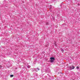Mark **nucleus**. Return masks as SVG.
<instances>
[{"label":"nucleus","mask_w":80,"mask_h":80,"mask_svg":"<svg viewBox=\"0 0 80 80\" xmlns=\"http://www.w3.org/2000/svg\"><path fill=\"white\" fill-rule=\"evenodd\" d=\"M61 51H62V52H64V50L63 49H62L61 50Z\"/></svg>","instance_id":"39448f33"},{"label":"nucleus","mask_w":80,"mask_h":80,"mask_svg":"<svg viewBox=\"0 0 80 80\" xmlns=\"http://www.w3.org/2000/svg\"><path fill=\"white\" fill-rule=\"evenodd\" d=\"M48 22H47L46 23V25H48Z\"/></svg>","instance_id":"6e6552de"},{"label":"nucleus","mask_w":80,"mask_h":80,"mask_svg":"<svg viewBox=\"0 0 80 80\" xmlns=\"http://www.w3.org/2000/svg\"><path fill=\"white\" fill-rule=\"evenodd\" d=\"M50 59L51 60L50 62H53V61H54V60H55V58L53 57L50 58Z\"/></svg>","instance_id":"f257e3e1"},{"label":"nucleus","mask_w":80,"mask_h":80,"mask_svg":"<svg viewBox=\"0 0 80 80\" xmlns=\"http://www.w3.org/2000/svg\"><path fill=\"white\" fill-rule=\"evenodd\" d=\"M69 68L70 70H72V69H74L75 68V66H69Z\"/></svg>","instance_id":"f03ea898"},{"label":"nucleus","mask_w":80,"mask_h":80,"mask_svg":"<svg viewBox=\"0 0 80 80\" xmlns=\"http://www.w3.org/2000/svg\"><path fill=\"white\" fill-rule=\"evenodd\" d=\"M28 68H30V66H27Z\"/></svg>","instance_id":"0eeeda50"},{"label":"nucleus","mask_w":80,"mask_h":80,"mask_svg":"<svg viewBox=\"0 0 80 80\" xmlns=\"http://www.w3.org/2000/svg\"><path fill=\"white\" fill-rule=\"evenodd\" d=\"M10 77H13V75H11Z\"/></svg>","instance_id":"7ed1b4c3"},{"label":"nucleus","mask_w":80,"mask_h":80,"mask_svg":"<svg viewBox=\"0 0 80 80\" xmlns=\"http://www.w3.org/2000/svg\"><path fill=\"white\" fill-rule=\"evenodd\" d=\"M77 69V70H78V69H79V67H77L76 68Z\"/></svg>","instance_id":"20e7f679"},{"label":"nucleus","mask_w":80,"mask_h":80,"mask_svg":"<svg viewBox=\"0 0 80 80\" xmlns=\"http://www.w3.org/2000/svg\"><path fill=\"white\" fill-rule=\"evenodd\" d=\"M37 69L38 70H40V69L39 68H37L36 69V71L37 72Z\"/></svg>","instance_id":"423d86ee"}]
</instances>
